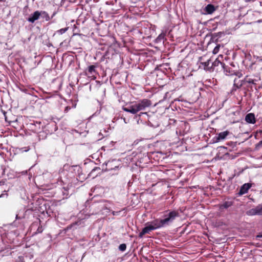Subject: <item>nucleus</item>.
<instances>
[{"label":"nucleus","instance_id":"f257e3e1","mask_svg":"<svg viewBox=\"0 0 262 262\" xmlns=\"http://www.w3.org/2000/svg\"><path fill=\"white\" fill-rule=\"evenodd\" d=\"M167 214H165V218L161 220H156L149 223L154 230L159 229L164 226L169 225L172 223L178 217H179L180 213L177 210H171L166 211Z\"/></svg>","mask_w":262,"mask_h":262},{"label":"nucleus","instance_id":"f03ea898","mask_svg":"<svg viewBox=\"0 0 262 262\" xmlns=\"http://www.w3.org/2000/svg\"><path fill=\"white\" fill-rule=\"evenodd\" d=\"M151 105L150 100L147 99H143L138 101L132 102L127 105L126 107H123L124 111L130 113L132 114H136L138 112L145 110Z\"/></svg>","mask_w":262,"mask_h":262},{"label":"nucleus","instance_id":"7ed1b4c3","mask_svg":"<svg viewBox=\"0 0 262 262\" xmlns=\"http://www.w3.org/2000/svg\"><path fill=\"white\" fill-rule=\"evenodd\" d=\"M246 214L249 216L262 215V204H259L255 208L250 209L246 212Z\"/></svg>","mask_w":262,"mask_h":262},{"label":"nucleus","instance_id":"20e7f679","mask_svg":"<svg viewBox=\"0 0 262 262\" xmlns=\"http://www.w3.org/2000/svg\"><path fill=\"white\" fill-rule=\"evenodd\" d=\"M229 132L226 130L216 134L213 138L214 142L217 143L226 139L227 136L229 135Z\"/></svg>","mask_w":262,"mask_h":262},{"label":"nucleus","instance_id":"39448f33","mask_svg":"<svg viewBox=\"0 0 262 262\" xmlns=\"http://www.w3.org/2000/svg\"><path fill=\"white\" fill-rule=\"evenodd\" d=\"M40 17V11H36L30 15L29 17L27 18V20L30 23H34L36 20H38Z\"/></svg>","mask_w":262,"mask_h":262},{"label":"nucleus","instance_id":"423d86ee","mask_svg":"<svg viewBox=\"0 0 262 262\" xmlns=\"http://www.w3.org/2000/svg\"><path fill=\"white\" fill-rule=\"evenodd\" d=\"M154 230V228L151 227L149 223H147L146 226L142 229V231L139 233V237L142 238L143 235L146 233H149L151 231Z\"/></svg>","mask_w":262,"mask_h":262},{"label":"nucleus","instance_id":"0eeeda50","mask_svg":"<svg viewBox=\"0 0 262 262\" xmlns=\"http://www.w3.org/2000/svg\"><path fill=\"white\" fill-rule=\"evenodd\" d=\"M252 185L250 183H245L242 186L239 191L240 195L244 194L248 192L249 189L251 187Z\"/></svg>","mask_w":262,"mask_h":262},{"label":"nucleus","instance_id":"6e6552de","mask_svg":"<svg viewBox=\"0 0 262 262\" xmlns=\"http://www.w3.org/2000/svg\"><path fill=\"white\" fill-rule=\"evenodd\" d=\"M245 121L249 123H255L256 120L254 115L253 113L248 114L245 117Z\"/></svg>","mask_w":262,"mask_h":262},{"label":"nucleus","instance_id":"1a4fd4ad","mask_svg":"<svg viewBox=\"0 0 262 262\" xmlns=\"http://www.w3.org/2000/svg\"><path fill=\"white\" fill-rule=\"evenodd\" d=\"M205 11L207 14H212L215 10L214 6L212 4L207 5L205 8Z\"/></svg>","mask_w":262,"mask_h":262},{"label":"nucleus","instance_id":"9d476101","mask_svg":"<svg viewBox=\"0 0 262 262\" xmlns=\"http://www.w3.org/2000/svg\"><path fill=\"white\" fill-rule=\"evenodd\" d=\"M34 227H37V229L36 231L35 232H34L33 233V234H36L37 233H40L43 230L42 226L41 225H38L37 223H35H35H33L32 224V228H33Z\"/></svg>","mask_w":262,"mask_h":262},{"label":"nucleus","instance_id":"9b49d317","mask_svg":"<svg viewBox=\"0 0 262 262\" xmlns=\"http://www.w3.org/2000/svg\"><path fill=\"white\" fill-rule=\"evenodd\" d=\"M233 205V202L231 201H226L222 204H221L220 206V209L225 208L227 209L228 208L231 207Z\"/></svg>","mask_w":262,"mask_h":262},{"label":"nucleus","instance_id":"f8f14e48","mask_svg":"<svg viewBox=\"0 0 262 262\" xmlns=\"http://www.w3.org/2000/svg\"><path fill=\"white\" fill-rule=\"evenodd\" d=\"M40 16L45 18L46 21H49L50 20V17L48 14V13L45 11H40Z\"/></svg>","mask_w":262,"mask_h":262},{"label":"nucleus","instance_id":"ddd939ff","mask_svg":"<svg viewBox=\"0 0 262 262\" xmlns=\"http://www.w3.org/2000/svg\"><path fill=\"white\" fill-rule=\"evenodd\" d=\"M114 161H108L107 163H106V169L107 170H111L115 168H118V167L117 166H115V168H113L112 166L113 165Z\"/></svg>","mask_w":262,"mask_h":262},{"label":"nucleus","instance_id":"4468645a","mask_svg":"<svg viewBox=\"0 0 262 262\" xmlns=\"http://www.w3.org/2000/svg\"><path fill=\"white\" fill-rule=\"evenodd\" d=\"M165 37V34L164 33H161L156 39V42H160L163 41Z\"/></svg>","mask_w":262,"mask_h":262},{"label":"nucleus","instance_id":"2eb2a0df","mask_svg":"<svg viewBox=\"0 0 262 262\" xmlns=\"http://www.w3.org/2000/svg\"><path fill=\"white\" fill-rule=\"evenodd\" d=\"M68 30V27L62 28L61 29H59L57 30L55 33L54 35L58 34L59 35H61L63 33H64L67 30Z\"/></svg>","mask_w":262,"mask_h":262},{"label":"nucleus","instance_id":"dca6fc26","mask_svg":"<svg viewBox=\"0 0 262 262\" xmlns=\"http://www.w3.org/2000/svg\"><path fill=\"white\" fill-rule=\"evenodd\" d=\"M96 66L91 65L88 67V72L90 74L96 73Z\"/></svg>","mask_w":262,"mask_h":262},{"label":"nucleus","instance_id":"f3484780","mask_svg":"<svg viewBox=\"0 0 262 262\" xmlns=\"http://www.w3.org/2000/svg\"><path fill=\"white\" fill-rule=\"evenodd\" d=\"M220 64L221 65L223 64V63L219 60L216 59L215 60L212 62V66L216 67L218 66Z\"/></svg>","mask_w":262,"mask_h":262},{"label":"nucleus","instance_id":"a211bd4d","mask_svg":"<svg viewBox=\"0 0 262 262\" xmlns=\"http://www.w3.org/2000/svg\"><path fill=\"white\" fill-rule=\"evenodd\" d=\"M126 245L125 244H122L120 245L119 249L121 251H124L126 250Z\"/></svg>","mask_w":262,"mask_h":262},{"label":"nucleus","instance_id":"6ab92c4d","mask_svg":"<svg viewBox=\"0 0 262 262\" xmlns=\"http://www.w3.org/2000/svg\"><path fill=\"white\" fill-rule=\"evenodd\" d=\"M210 60H208L207 61L203 63L205 67H208L209 65Z\"/></svg>","mask_w":262,"mask_h":262},{"label":"nucleus","instance_id":"aec40b11","mask_svg":"<svg viewBox=\"0 0 262 262\" xmlns=\"http://www.w3.org/2000/svg\"><path fill=\"white\" fill-rule=\"evenodd\" d=\"M219 47H216L214 48V50H213V53H217V51H218V50H219Z\"/></svg>","mask_w":262,"mask_h":262},{"label":"nucleus","instance_id":"412c9836","mask_svg":"<svg viewBox=\"0 0 262 262\" xmlns=\"http://www.w3.org/2000/svg\"><path fill=\"white\" fill-rule=\"evenodd\" d=\"M8 196V194L7 193H2L1 195H0V198H3V197H4V196H6L7 197Z\"/></svg>","mask_w":262,"mask_h":262},{"label":"nucleus","instance_id":"4be33fe9","mask_svg":"<svg viewBox=\"0 0 262 262\" xmlns=\"http://www.w3.org/2000/svg\"><path fill=\"white\" fill-rule=\"evenodd\" d=\"M248 82L250 83H253V84H254V80H253V79H249V81H248Z\"/></svg>","mask_w":262,"mask_h":262},{"label":"nucleus","instance_id":"5701e85b","mask_svg":"<svg viewBox=\"0 0 262 262\" xmlns=\"http://www.w3.org/2000/svg\"><path fill=\"white\" fill-rule=\"evenodd\" d=\"M26 148V149H25V150H24L23 151H28V150H29V149H28V148H27V149L26 148Z\"/></svg>","mask_w":262,"mask_h":262},{"label":"nucleus","instance_id":"b1692460","mask_svg":"<svg viewBox=\"0 0 262 262\" xmlns=\"http://www.w3.org/2000/svg\"><path fill=\"white\" fill-rule=\"evenodd\" d=\"M55 15V13H54L52 16V18Z\"/></svg>","mask_w":262,"mask_h":262},{"label":"nucleus","instance_id":"393cba45","mask_svg":"<svg viewBox=\"0 0 262 262\" xmlns=\"http://www.w3.org/2000/svg\"><path fill=\"white\" fill-rule=\"evenodd\" d=\"M96 189V188H94V190H93V192H94L95 190Z\"/></svg>","mask_w":262,"mask_h":262},{"label":"nucleus","instance_id":"a878e982","mask_svg":"<svg viewBox=\"0 0 262 262\" xmlns=\"http://www.w3.org/2000/svg\"><path fill=\"white\" fill-rule=\"evenodd\" d=\"M17 216H18V215H16V219L17 218Z\"/></svg>","mask_w":262,"mask_h":262}]
</instances>
